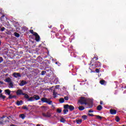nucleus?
Segmentation results:
<instances>
[{
    "label": "nucleus",
    "instance_id": "obj_54",
    "mask_svg": "<svg viewBox=\"0 0 126 126\" xmlns=\"http://www.w3.org/2000/svg\"><path fill=\"white\" fill-rule=\"evenodd\" d=\"M0 45H1V41L0 40Z\"/></svg>",
    "mask_w": 126,
    "mask_h": 126
},
{
    "label": "nucleus",
    "instance_id": "obj_7",
    "mask_svg": "<svg viewBox=\"0 0 126 126\" xmlns=\"http://www.w3.org/2000/svg\"><path fill=\"white\" fill-rule=\"evenodd\" d=\"M92 65H94V67H100V66H101V63L99 62H96L94 64H93Z\"/></svg>",
    "mask_w": 126,
    "mask_h": 126
},
{
    "label": "nucleus",
    "instance_id": "obj_17",
    "mask_svg": "<svg viewBox=\"0 0 126 126\" xmlns=\"http://www.w3.org/2000/svg\"><path fill=\"white\" fill-rule=\"evenodd\" d=\"M102 109H103V107H102L101 105H99L97 106L96 109L97 110V111H101Z\"/></svg>",
    "mask_w": 126,
    "mask_h": 126
},
{
    "label": "nucleus",
    "instance_id": "obj_6",
    "mask_svg": "<svg viewBox=\"0 0 126 126\" xmlns=\"http://www.w3.org/2000/svg\"><path fill=\"white\" fill-rule=\"evenodd\" d=\"M42 116L44 118H51V113H50V112H47L46 113H43Z\"/></svg>",
    "mask_w": 126,
    "mask_h": 126
},
{
    "label": "nucleus",
    "instance_id": "obj_15",
    "mask_svg": "<svg viewBox=\"0 0 126 126\" xmlns=\"http://www.w3.org/2000/svg\"><path fill=\"white\" fill-rule=\"evenodd\" d=\"M22 103H23V101L17 100L16 102V105H17V106H21V105L22 104Z\"/></svg>",
    "mask_w": 126,
    "mask_h": 126
},
{
    "label": "nucleus",
    "instance_id": "obj_14",
    "mask_svg": "<svg viewBox=\"0 0 126 126\" xmlns=\"http://www.w3.org/2000/svg\"><path fill=\"white\" fill-rule=\"evenodd\" d=\"M33 98L34 100H36V101H37L38 100H40V96L35 94L33 95Z\"/></svg>",
    "mask_w": 126,
    "mask_h": 126
},
{
    "label": "nucleus",
    "instance_id": "obj_38",
    "mask_svg": "<svg viewBox=\"0 0 126 126\" xmlns=\"http://www.w3.org/2000/svg\"><path fill=\"white\" fill-rule=\"evenodd\" d=\"M46 71H42L41 72V75H45V74L46 73Z\"/></svg>",
    "mask_w": 126,
    "mask_h": 126
},
{
    "label": "nucleus",
    "instance_id": "obj_59",
    "mask_svg": "<svg viewBox=\"0 0 126 126\" xmlns=\"http://www.w3.org/2000/svg\"><path fill=\"white\" fill-rule=\"evenodd\" d=\"M91 63H92V62H91Z\"/></svg>",
    "mask_w": 126,
    "mask_h": 126
},
{
    "label": "nucleus",
    "instance_id": "obj_34",
    "mask_svg": "<svg viewBox=\"0 0 126 126\" xmlns=\"http://www.w3.org/2000/svg\"><path fill=\"white\" fill-rule=\"evenodd\" d=\"M57 112L59 113V114H61L62 113V109H57Z\"/></svg>",
    "mask_w": 126,
    "mask_h": 126
},
{
    "label": "nucleus",
    "instance_id": "obj_5",
    "mask_svg": "<svg viewBox=\"0 0 126 126\" xmlns=\"http://www.w3.org/2000/svg\"><path fill=\"white\" fill-rule=\"evenodd\" d=\"M33 36H35V40L36 42H39L40 41V35H39L37 32H34Z\"/></svg>",
    "mask_w": 126,
    "mask_h": 126
},
{
    "label": "nucleus",
    "instance_id": "obj_57",
    "mask_svg": "<svg viewBox=\"0 0 126 126\" xmlns=\"http://www.w3.org/2000/svg\"><path fill=\"white\" fill-rule=\"evenodd\" d=\"M125 88L126 89V86L125 87Z\"/></svg>",
    "mask_w": 126,
    "mask_h": 126
},
{
    "label": "nucleus",
    "instance_id": "obj_1",
    "mask_svg": "<svg viewBox=\"0 0 126 126\" xmlns=\"http://www.w3.org/2000/svg\"><path fill=\"white\" fill-rule=\"evenodd\" d=\"M78 102L81 104V105H87L89 108H92L93 106L90 103H87V99L85 97L81 96L80 99L78 100Z\"/></svg>",
    "mask_w": 126,
    "mask_h": 126
},
{
    "label": "nucleus",
    "instance_id": "obj_55",
    "mask_svg": "<svg viewBox=\"0 0 126 126\" xmlns=\"http://www.w3.org/2000/svg\"><path fill=\"white\" fill-rule=\"evenodd\" d=\"M56 87H60V86L57 85V86H56Z\"/></svg>",
    "mask_w": 126,
    "mask_h": 126
},
{
    "label": "nucleus",
    "instance_id": "obj_28",
    "mask_svg": "<svg viewBox=\"0 0 126 126\" xmlns=\"http://www.w3.org/2000/svg\"><path fill=\"white\" fill-rule=\"evenodd\" d=\"M6 82H11V79H10V78H7V79H6Z\"/></svg>",
    "mask_w": 126,
    "mask_h": 126
},
{
    "label": "nucleus",
    "instance_id": "obj_23",
    "mask_svg": "<svg viewBox=\"0 0 126 126\" xmlns=\"http://www.w3.org/2000/svg\"><path fill=\"white\" fill-rule=\"evenodd\" d=\"M76 123L78 125H80V124H81V123H82V120L80 119V120H76Z\"/></svg>",
    "mask_w": 126,
    "mask_h": 126
},
{
    "label": "nucleus",
    "instance_id": "obj_10",
    "mask_svg": "<svg viewBox=\"0 0 126 126\" xmlns=\"http://www.w3.org/2000/svg\"><path fill=\"white\" fill-rule=\"evenodd\" d=\"M110 113L111 115H116L117 114V110L111 109L110 110Z\"/></svg>",
    "mask_w": 126,
    "mask_h": 126
},
{
    "label": "nucleus",
    "instance_id": "obj_58",
    "mask_svg": "<svg viewBox=\"0 0 126 126\" xmlns=\"http://www.w3.org/2000/svg\"><path fill=\"white\" fill-rule=\"evenodd\" d=\"M91 63H92V62H91Z\"/></svg>",
    "mask_w": 126,
    "mask_h": 126
},
{
    "label": "nucleus",
    "instance_id": "obj_35",
    "mask_svg": "<svg viewBox=\"0 0 126 126\" xmlns=\"http://www.w3.org/2000/svg\"><path fill=\"white\" fill-rule=\"evenodd\" d=\"M3 62V58L2 57H0V63H1Z\"/></svg>",
    "mask_w": 126,
    "mask_h": 126
},
{
    "label": "nucleus",
    "instance_id": "obj_13",
    "mask_svg": "<svg viewBox=\"0 0 126 126\" xmlns=\"http://www.w3.org/2000/svg\"><path fill=\"white\" fill-rule=\"evenodd\" d=\"M5 94L8 95L9 96L10 94V93H11V91L9 90V89H7L4 90Z\"/></svg>",
    "mask_w": 126,
    "mask_h": 126
},
{
    "label": "nucleus",
    "instance_id": "obj_56",
    "mask_svg": "<svg viewBox=\"0 0 126 126\" xmlns=\"http://www.w3.org/2000/svg\"><path fill=\"white\" fill-rule=\"evenodd\" d=\"M126 126V125H122V126Z\"/></svg>",
    "mask_w": 126,
    "mask_h": 126
},
{
    "label": "nucleus",
    "instance_id": "obj_42",
    "mask_svg": "<svg viewBox=\"0 0 126 126\" xmlns=\"http://www.w3.org/2000/svg\"><path fill=\"white\" fill-rule=\"evenodd\" d=\"M93 110L92 109H91L90 110H89V113H93Z\"/></svg>",
    "mask_w": 126,
    "mask_h": 126
},
{
    "label": "nucleus",
    "instance_id": "obj_49",
    "mask_svg": "<svg viewBox=\"0 0 126 126\" xmlns=\"http://www.w3.org/2000/svg\"><path fill=\"white\" fill-rule=\"evenodd\" d=\"M0 84H3V82L2 81H0Z\"/></svg>",
    "mask_w": 126,
    "mask_h": 126
},
{
    "label": "nucleus",
    "instance_id": "obj_37",
    "mask_svg": "<svg viewBox=\"0 0 126 126\" xmlns=\"http://www.w3.org/2000/svg\"><path fill=\"white\" fill-rule=\"evenodd\" d=\"M30 32L31 33V34H33V35H34V33H35V32H34V31H33V30H31Z\"/></svg>",
    "mask_w": 126,
    "mask_h": 126
},
{
    "label": "nucleus",
    "instance_id": "obj_52",
    "mask_svg": "<svg viewBox=\"0 0 126 126\" xmlns=\"http://www.w3.org/2000/svg\"><path fill=\"white\" fill-rule=\"evenodd\" d=\"M52 33H55V32L54 31H51Z\"/></svg>",
    "mask_w": 126,
    "mask_h": 126
},
{
    "label": "nucleus",
    "instance_id": "obj_27",
    "mask_svg": "<svg viewBox=\"0 0 126 126\" xmlns=\"http://www.w3.org/2000/svg\"><path fill=\"white\" fill-rule=\"evenodd\" d=\"M22 108L24 110H27V111H28V108H27V106L26 105H24Z\"/></svg>",
    "mask_w": 126,
    "mask_h": 126
},
{
    "label": "nucleus",
    "instance_id": "obj_24",
    "mask_svg": "<svg viewBox=\"0 0 126 126\" xmlns=\"http://www.w3.org/2000/svg\"><path fill=\"white\" fill-rule=\"evenodd\" d=\"M95 117L96 118V119H98V120H102V119H103V117L99 115H95Z\"/></svg>",
    "mask_w": 126,
    "mask_h": 126
},
{
    "label": "nucleus",
    "instance_id": "obj_4",
    "mask_svg": "<svg viewBox=\"0 0 126 126\" xmlns=\"http://www.w3.org/2000/svg\"><path fill=\"white\" fill-rule=\"evenodd\" d=\"M65 108L66 109H69V111L71 112H72L73 110H74V106L71 105H68V104H66V106H65Z\"/></svg>",
    "mask_w": 126,
    "mask_h": 126
},
{
    "label": "nucleus",
    "instance_id": "obj_21",
    "mask_svg": "<svg viewBox=\"0 0 126 126\" xmlns=\"http://www.w3.org/2000/svg\"><path fill=\"white\" fill-rule=\"evenodd\" d=\"M20 118H21L23 120H24L25 119V115L24 114H21L20 115Z\"/></svg>",
    "mask_w": 126,
    "mask_h": 126
},
{
    "label": "nucleus",
    "instance_id": "obj_31",
    "mask_svg": "<svg viewBox=\"0 0 126 126\" xmlns=\"http://www.w3.org/2000/svg\"><path fill=\"white\" fill-rule=\"evenodd\" d=\"M9 85L11 88H13V84L12 83V82H10Z\"/></svg>",
    "mask_w": 126,
    "mask_h": 126
},
{
    "label": "nucleus",
    "instance_id": "obj_11",
    "mask_svg": "<svg viewBox=\"0 0 126 126\" xmlns=\"http://www.w3.org/2000/svg\"><path fill=\"white\" fill-rule=\"evenodd\" d=\"M25 99H28V101L30 102H32V101H35L34 99V96L29 97V95H28V98H25Z\"/></svg>",
    "mask_w": 126,
    "mask_h": 126
},
{
    "label": "nucleus",
    "instance_id": "obj_43",
    "mask_svg": "<svg viewBox=\"0 0 126 126\" xmlns=\"http://www.w3.org/2000/svg\"><path fill=\"white\" fill-rule=\"evenodd\" d=\"M52 118H58V117L57 116V115H54V116H53Z\"/></svg>",
    "mask_w": 126,
    "mask_h": 126
},
{
    "label": "nucleus",
    "instance_id": "obj_53",
    "mask_svg": "<svg viewBox=\"0 0 126 126\" xmlns=\"http://www.w3.org/2000/svg\"><path fill=\"white\" fill-rule=\"evenodd\" d=\"M36 126H41V125H40V124H37Z\"/></svg>",
    "mask_w": 126,
    "mask_h": 126
},
{
    "label": "nucleus",
    "instance_id": "obj_45",
    "mask_svg": "<svg viewBox=\"0 0 126 126\" xmlns=\"http://www.w3.org/2000/svg\"><path fill=\"white\" fill-rule=\"evenodd\" d=\"M100 105H102V104H103V101H102V100H101V101H100Z\"/></svg>",
    "mask_w": 126,
    "mask_h": 126
},
{
    "label": "nucleus",
    "instance_id": "obj_9",
    "mask_svg": "<svg viewBox=\"0 0 126 126\" xmlns=\"http://www.w3.org/2000/svg\"><path fill=\"white\" fill-rule=\"evenodd\" d=\"M25 84H27V82L25 80H22L21 83L19 84L20 86H24Z\"/></svg>",
    "mask_w": 126,
    "mask_h": 126
},
{
    "label": "nucleus",
    "instance_id": "obj_19",
    "mask_svg": "<svg viewBox=\"0 0 126 126\" xmlns=\"http://www.w3.org/2000/svg\"><path fill=\"white\" fill-rule=\"evenodd\" d=\"M99 83H100V84H101V85H104V84H105V83H106V81H105L104 80H100L99 81Z\"/></svg>",
    "mask_w": 126,
    "mask_h": 126
},
{
    "label": "nucleus",
    "instance_id": "obj_2",
    "mask_svg": "<svg viewBox=\"0 0 126 126\" xmlns=\"http://www.w3.org/2000/svg\"><path fill=\"white\" fill-rule=\"evenodd\" d=\"M16 94L18 96H20V95H23L24 98H28V94L25 93H23L22 90L19 89L16 92Z\"/></svg>",
    "mask_w": 126,
    "mask_h": 126
},
{
    "label": "nucleus",
    "instance_id": "obj_16",
    "mask_svg": "<svg viewBox=\"0 0 126 126\" xmlns=\"http://www.w3.org/2000/svg\"><path fill=\"white\" fill-rule=\"evenodd\" d=\"M78 109L79 111H83L84 110H85V107L83 106H80L78 107Z\"/></svg>",
    "mask_w": 126,
    "mask_h": 126
},
{
    "label": "nucleus",
    "instance_id": "obj_3",
    "mask_svg": "<svg viewBox=\"0 0 126 126\" xmlns=\"http://www.w3.org/2000/svg\"><path fill=\"white\" fill-rule=\"evenodd\" d=\"M41 102L43 103H47L48 105H52L53 104V101L46 98V97H42L41 99Z\"/></svg>",
    "mask_w": 126,
    "mask_h": 126
},
{
    "label": "nucleus",
    "instance_id": "obj_36",
    "mask_svg": "<svg viewBox=\"0 0 126 126\" xmlns=\"http://www.w3.org/2000/svg\"><path fill=\"white\" fill-rule=\"evenodd\" d=\"M4 30H5V28L4 27H2V28L0 29L1 32H3V31H4Z\"/></svg>",
    "mask_w": 126,
    "mask_h": 126
},
{
    "label": "nucleus",
    "instance_id": "obj_32",
    "mask_svg": "<svg viewBox=\"0 0 126 126\" xmlns=\"http://www.w3.org/2000/svg\"><path fill=\"white\" fill-rule=\"evenodd\" d=\"M95 59V61H98V57H96V56H94L93 59H92L91 62H93V60Z\"/></svg>",
    "mask_w": 126,
    "mask_h": 126
},
{
    "label": "nucleus",
    "instance_id": "obj_26",
    "mask_svg": "<svg viewBox=\"0 0 126 126\" xmlns=\"http://www.w3.org/2000/svg\"><path fill=\"white\" fill-rule=\"evenodd\" d=\"M59 101L60 103H64V99L61 98L59 99Z\"/></svg>",
    "mask_w": 126,
    "mask_h": 126
},
{
    "label": "nucleus",
    "instance_id": "obj_50",
    "mask_svg": "<svg viewBox=\"0 0 126 126\" xmlns=\"http://www.w3.org/2000/svg\"><path fill=\"white\" fill-rule=\"evenodd\" d=\"M1 92H2V90H1L0 89V94H1Z\"/></svg>",
    "mask_w": 126,
    "mask_h": 126
},
{
    "label": "nucleus",
    "instance_id": "obj_51",
    "mask_svg": "<svg viewBox=\"0 0 126 126\" xmlns=\"http://www.w3.org/2000/svg\"><path fill=\"white\" fill-rule=\"evenodd\" d=\"M56 36H59V33H56Z\"/></svg>",
    "mask_w": 126,
    "mask_h": 126
},
{
    "label": "nucleus",
    "instance_id": "obj_30",
    "mask_svg": "<svg viewBox=\"0 0 126 126\" xmlns=\"http://www.w3.org/2000/svg\"><path fill=\"white\" fill-rule=\"evenodd\" d=\"M115 121L117 122H120V117L119 116H116Z\"/></svg>",
    "mask_w": 126,
    "mask_h": 126
},
{
    "label": "nucleus",
    "instance_id": "obj_8",
    "mask_svg": "<svg viewBox=\"0 0 126 126\" xmlns=\"http://www.w3.org/2000/svg\"><path fill=\"white\" fill-rule=\"evenodd\" d=\"M13 76L15 78H17V77H21V75L19 73L14 72L13 74Z\"/></svg>",
    "mask_w": 126,
    "mask_h": 126
},
{
    "label": "nucleus",
    "instance_id": "obj_25",
    "mask_svg": "<svg viewBox=\"0 0 126 126\" xmlns=\"http://www.w3.org/2000/svg\"><path fill=\"white\" fill-rule=\"evenodd\" d=\"M82 119H83V120H84V121H85V120L87 119V116H86V115H83L82 116Z\"/></svg>",
    "mask_w": 126,
    "mask_h": 126
},
{
    "label": "nucleus",
    "instance_id": "obj_18",
    "mask_svg": "<svg viewBox=\"0 0 126 126\" xmlns=\"http://www.w3.org/2000/svg\"><path fill=\"white\" fill-rule=\"evenodd\" d=\"M0 98H1V99H3V100H4V99H5V98H6V96L3 95L2 94H0Z\"/></svg>",
    "mask_w": 126,
    "mask_h": 126
},
{
    "label": "nucleus",
    "instance_id": "obj_33",
    "mask_svg": "<svg viewBox=\"0 0 126 126\" xmlns=\"http://www.w3.org/2000/svg\"><path fill=\"white\" fill-rule=\"evenodd\" d=\"M95 72H96V73H99V72H100V68H96Z\"/></svg>",
    "mask_w": 126,
    "mask_h": 126
},
{
    "label": "nucleus",
    "instance_id": "obj_46",
    "mask_svg": "<svg viewBox=\"0 0 126 126\" xmlns=\"http://www.w3.org/2000/svg\"><path fill=\"white\" fill-rule=\"evenodd\" d=\"M51 105H52V108H55V105H54V104H53V103H52V104H51Z\"/></svg>",
    "mask_w": 126,
    "mask_h": 126
},
{
    "label": "nucleus",
    "instance_id": "obj_29",
    "mask_svg": "<svg viewBox=\"0 0 126 126\" xmlns=\"http://www.w3.org/2000/svg\"><path fill=\"white\" fill-rule=\"evenodd\" d=\"M61 123H65V120H64V118H62L60 120Z\"/></svg>",
    "mask_w": 126,
    "mask_h": 126
},
{
    "label": "nucleus",
    "instance_id": "obj_44",
    "mask_svg": "<svg viewBox=\"0 0 126 126\" xmlns=\"http://www.w3.org/2000/svg\"><path fill=\"white\" fill-rule=\"evenodd\" d=\"M89 69H90V70H91V72H94V71H93L92 70V69H91V67H90V68H89Z\"/></svg>",
    "mask_w": 126,
    "mask_h": 126
},
{
    "label": "nucleus",
    "instance_id": "obj_20",
    "mask_svg": "<svg viewBox=\"0 0 126 126\" xmlns=\"http://www.w3.org/2000/svg\"><path fill=\"white\" fill-rule=\"evenodd\" d=\"M12 98H16V95H12L11 94H10L9 96L8 97V99H12Z\"/></svg>",
    "mask_w": 126,
    "mask_h": 126
},
{
    "label": "nucleus",
    "instance_id": "obj_41",
    "mask_svg": "<svg viewBox=\"0 0 126 126\" xmlns=\"http://www.w3.org/2000/svg\"><path fill=\"white\" fill-rule=\"evenodd\" d=\"M53 95H54V96H55V97H56V96H57V93L54 92H53Z\"/></svg>",
    "mask_w": 126,
    "mask_h": 126
},
{
    "label": "nucleus",
    "instance_id": "obj_39",
    "mask_svg": "<svg viewBox=\"0 0 126 126\" xmlns=\"http://www.w3.org/2000/svg\"><path fill=\"white\" fill-rule=\"evenodd\" d=\"M64 99L65 100V101H68V96H65Z\"/></svg>",
    "mask_w": 126,
    "mask_h": 126
},
{
    "label": "nucleus",
    "instance_id": "obj_48",
    "mask_svg": "<svg viewBox=\"0 0 126 126\" xmlns=\"http://www.w3.org/2000/svg\"><path fill=\"white\" fill-rule=\"evenodd\" d=\"M10 126H16L15 125L12 124Z\"/></svg>",
    "mask_w": 126,
    "mask_h": 126
},
{
    "label": "nucleus",
    "instance_id": "obj_22",
    "mask_svg": "<svg viewBox=\"0 0 126 126\" xmlns=\"http://www.w3.org/2000/svg\"><path fill=\"white\" fill-rule=\"evenodd\" d=\"M14 35L15 36V37H17V38H19V37H20V34H19V33L15 32H14Z\"/></svg>",
    "mask_w": 126,
    "mask_h": 126
},
{
    "label": "nucleus",
    "instance_id": "obj_12",
    "mask_svg": "<svg viewBox=\"0 0 126 126\" xmlns=\"http://www.w3.org/2000/svg\"><path fill=\"white\" fill-rule=\"evenodd\" d=\"M65 106H66V105H64L63 106L64 109L63 110V112L64 115H66V113H68V108H66Z\"/></svg>",
    "mask_w": 126,
    "mask_h": 126
},
{
    "label": "nucleus",
    "instance_id": "obj_40",
    "mask_svg": "<svg viewBox=\"0 0 126 126\" xmlns=\"http://www.w3.org/2000/svg\"><path fill=\"white\" fill-rule=\"evenodd\" d=\"M88 115L90 116V117H95V115H94L93 114H91L90 113H89Z\"/></svg>",
    "mask_w": 126,
    "mask_h": 126
},
{
    "label": "nucleus",
    "instance_id": "obj_47",
    "mask_svg": "<svg viewBox=\"0 0 126 126\" xmlns=\"http://www.w3.org/2000/svg\"><path fill=\"white\" fill-rule=\"evenodd\" d=\"M3 17H4V14L2 15V16H1V18H3Z\"/></svg>",
    "mask_w": 126,
    "mask_h": 126
}]
</instances>
